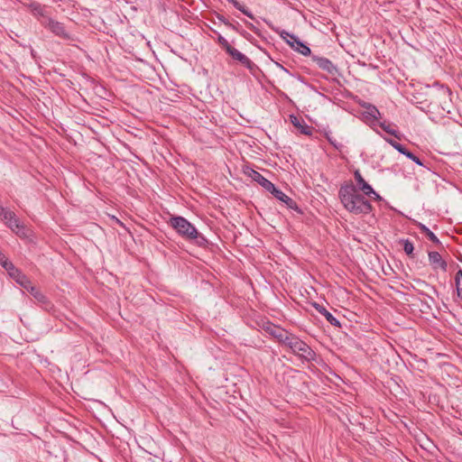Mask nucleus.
I'll list each match as a JSON object with an SVG mask.
<instances>
[{"label":"nucleus","instance_id":"11","mask_svg":"<svg viewBox=\"0 0 462 462\" xmlns=\"http://www.w3.org/2000/svg\"><path fill=\"white\" fill-rule=\"evenodd\" d=\"M264 330L272 335L273 337L277 338L279 342L285 344V338L290 337L291 333L282 329L280 327L273 325V323H267L264 326Z\"/></svg>","mask_w":462,"mask_h":462},{"label":"nucleus","instance_id":"21","mask_svg":"<svg viewBox=\"0 0 462 462\" xmlns=\"http://www.w3.org/2000/svg\"><path fill=\"white\" fill-rule=\"evenodd\" d=\"M401 244L403 245V250L406 253L408 256L411 258H414L413 250L414 246L413 244L409 239H402L400 241Z\"/></svg>","mask_w":462,"mask_h":462},{"label":"nucleus","instance_id":"6","mask_svg":"<svg viewBox=\"0 0 462 462\" xmlns=\"http://www.w3.org/2000/svg\"><path fill=\"white\" fill-rule=\"evenodd\" d=\"M226 53L236 61L248 69L251 72L258 69L257 65L253 62L246 55L240 52L233 46L226 51Z\"/></svg>","mask_w":462,"mask_h":462},{"label":"nucleus","instance_id":"15","mask_svg":"<svg viewBox=\"0 0 462 462\" xmlns=\"http://www.w3.org/2000/svg\"><path fill=\"white\" fill-rule=\"evenodd\" d=\"M312 306L316 309V310L319 313L323 315L326 318L327 321L329 322L332 326L341 328V323L339 322V320L337 319L328 310H327V309L324 306L317 302H313Z\"/></svg>","mask_w":462,"mask_h":462},{"label":"nucleus","instance_id":"4","mask_svg":"<svg viewBox=\"0 0 462 462\" xmlns=\"http://www.w3.org/2000/svg\"><path fill=\"white\" fill-rule=\"evenodd\" d=\"M291 352L304 361L312 362L316 360L317 355L311 347L300 339L297 336L291 334L290 337L285 338V344Z\"/></svg>","mask_w":462,"mask_h":462},{"label":"nucleus","instance_id":"27","mask_svg":"<svg viewBox=\"0 0 462 462\" xmlns=\"http://www.w3.org/2000/svg\"><path fill=\"white\" fill-rule=\"evenodd\" d=\"M218 44L226 51V52L232 47L229 42L221 34H217Z\"/></svg>","mask_w":462,"mask_h":462},{"label":"nucleus","instance_id":"23","mask_svg":"<svg viewBox=\"0 0 462 462\" xmlns=\"http://www.w3.org/2000/svg\"><path fill=\"white\" fill-rule=\"evenodd\" d=\"M14 216L15 214L13 211L8 210L4 207L0 206V218L5 223V225L8 221L12 220V218H14Z\"/></svg>","mask_w":462,"mask_h":462},{"label":"nucleus","instance_id":"28","mask_svg":"<svg viewBox=\"0 0 462 462\" xmlns=\"http://www.w3.org/2000/svg\"><path fill=\"white\" fill-rule=\"evenodd\" d=\"M326 137L329 143L333 145L337 150H340L342 148V144L340 143H337L336 139L332 138L328 134H326Z\"/></svg>","mask_w":462,"mask_h":462},{"label":"nucleus","instance_id":"17","mask_svg":"<svg viewBox=\"0 0 462 462\" xmlns=\"http://www.w3.org/2000/svg\"><path fill=\"white\" fill-rule=\"evenodd\" d=\"M6 226L12 229V231L15 232L21 237H26L28 230L25 226L20 222V220L16 217V216L12 218V220L8 221Z\"/></svg>","mask_w":462,"mask_h":462},{"label":"nucleus","instance_id":"10","mask_svg":"<svg viewBox=\"0 0 462 462\" xmlns=\"http://www.w3.org/2000/svg\"><path fill=\"white\" fill-rule=\"evenodd\" d=\"M52 33L56 36H59L64 40H69L70 35L66 31V28L62 23L55 21L53 19H49L48 24L46 26Z\"/></svg>","mask_w":462,"mask_h":462},{"label":"nucleus","instance_id":"24","mask_svg":"<svg viewBox=\"0 0 462 462\" xmlns=\"http://www.w3.org/2000/svg\"><path fill=\"white\" fill-rule=\"evenodd\" d=\"M0 264L3 266V268H5L7 271V273H9L14 267L13 263L10 262L1 251H0Z\"/></svg>","mask_w":462,"mask_h":462},{"label":"nucleus","instance_id":"3","mask_svg":"<svg viewBox=\"0 0 462 462\" xmlns=\"http://www.w3.org/2000/svg\"><path fill=\"white\" fill-rule=\"evenodd\" d=\"M8 274L23 289L28 291L35 300L44 304L46 309L51 307V304L46 296L36 286H34L32 282L28 279V277L24 275L19 269L14 266L13 270L8 273Z\"/></svg>","mask_w":462,"mask_h":462},{"label":"nucleus","instance_id":"20","mask_svg":"<svg viewBox=\"0 0 462 462\" xmlns=\"http://www.w3.org/2000/svg\"><path fill=\"white\" fill-rule=\"evenodd\" d=\"M417 226L420 228V230L423 234H425V236L429 238V240H430L432 243H434L436 245L440 244V241L436 236V235L433 232H431L425 225H423L421 223H417Z\"/></svg>","mask_w":462,"mask_h":462},{"label":"nucleus","instance_id":"12","mask_svg":"<svg viewBox=\"0 0 462 462\" xmlns=\"http://www.w3.org/2000/svg\"><path fill=\"white\" fill-rule=\"evenodd\" d=\"M277 199L280 201H282L287 205V207L291 209H294L296 211H300L297 203L288 197L285 193H283L282 190L278 189L274 185L271 189L269 190Z\"/></svg>","mask_w":462,"mask_h":462},{"label":"nucleus","instance_id":"18","mask_svg":"<svg viewBox=\"0 0 462 462\" xmlns=\"http://www.w3.org/2000/svg\"><path fill=\"white\" fill-rule=\"evenodd\" d=\"M364 119L372 125H374L381 117V113L374 105L369 107L363 113Z\"/></svg>","mask_w":462,"mask_h":462},{"label":"nucleus","instance_id":"33","mask_svg":"<svg viewBox=\"0 0 462 462\" xmlns=\"http://www.w3.org/2000/svg\"><path fill=\"white\" fill-rule=\"evenodd\" d=\"M358 104L361 107L365 108V110L369 107V106L372 105L371 103L365 101H359Z\"/></svg>","mask_w":462,"mask_h":462},{"label":"nucleus","instance_id":"5","mask_svg":"<svg viewBox=\"0 0 462 462\" xmlns=\"http://www.w3.org/2000/svg\"><path fill=\"white\" fill-rule=\"evenodd\" d=\"M280 35L282 39H286V36H289L291 41L288 40L287 43L296 51L304 56H310L311 54L310 47L302 42L296 35L291 34L285 31H282Z\"/></svg>","mask_w":462,"mask_h":462},{"label":"nucleus","instance_id":"8","mask_svg":"<svg viewBox=\"0 0 462 462\" xmlns=\"http://www.w3.org/2000/svg\"><path fill=\"white\" fill-rule=\"evenodd\" d=\"M355 180L357 183L358 191L361 190L365 195L370 196L371 194L374 195L375 199H381V197L374 190L371 185H369L362 177L360 171L356 170L354 173Z\"/></svg>","mask_w":462,"mask_h":462},{"label":"nucleus","instance_id":"9","mask_svg":"<svg viewBox=\"0 0 462 462\" xmlns=\"http://www.w3.org/2000/svg\"><path fill=\"white\" fill-rule=\"evenodd\" d=\"M244 172L247 176H249L253 180L256 181L258 184H260L263 188H264L268 191L274 185L269 180L264 178L260 172H258L257 171H255L250 167H246L245 169Z\"/></svg>","mask_w":462,"mask_h":462},{"label":"nucleus","instance_id":"14","mask_svg":"<svg viewBox=\"0 0 462 462\" xmlns=\"http://www.w3.org/2000/svg\"><path fill=\"white\" fill-rule=\"evenodd\" d=\"M290 120L293 126L296 127L300 132V134L305 135L312 134L313 127L306 125L301 118L298 117L297 116L291 115Z\"/></svg>","mask_w":462,"mask_h":462},{"label":"nucleus","instance_id":"19","mask_svg":"<svg viewBox=\"0 0 462 462\" xmlns=\"http://www.w3.org/2000/svg\"><path fill=\"white\" fill-rule=\"evenodd\" d=\"M429 261L433 269L440 268L443 271L447 270V263L438 252H429Z\"/></svg>","mask_w":462,"mask_h":462},{"label":"nucleus","instance_id":"25","mask_svg":"<svg viewBox=\"0 0 462 462\" xmlns=\"http://www.w3.org/2000/svg\"><path fill=\"white\" fill-rule=\"evenodd\" d=\"M379 126L385 131L387 134L399 138L398 132L394 129H392L390 125H387L386 122H378Z\"/></svg>","mask_w":462,"mask_h":462},{"label":"nucleus","instance_id":"29","mask_svg":"<svg viewBox=\"0 0 462 462\" xmlns=\"http://www.w3.org/2000/svg\"><path fill=\"white\" fill-rule=\"evenodd\" d=\"M245 23L254 33H256L257 35H261L260 30L256 26H254L252 23L245 21Z\"/></svg>","mask_w":462,"mask_h":462},{"label":"nucleus","instance_id":"16","mask_svg":"<svg viewBox=\"0 0 462 462\" xmlns=\"http://www.w3.org/2000/svg\"><path fill=\"white\" fill-rule=\"evenodd\" d=\"M434 87L436 88V97L441 104H447L451 101L450 95L451 91L448 87H444L439 85V83H435Z\"/></svg>","mask_w":462,"mask_h":462},{"label":"nucleus","instance_id":"7","mask_svg":"<svg viewBox=\"0 0 462 462\" xmlns=\"http://www.w3.org/2000/svg\"><path fill=\"white\" fill-rule=\"evenodd\" d=\"M312 61H314L319 69H321L324 71H327L328 74L335 76L338 74V69L336 65L333 64V62L325 57H320L318 55H312L311 56Z\"/></svg>","mask_w":462,"mask_h":462},{"label":"nucleus","instance_id":"31","mask_svg":"<svg viewBox=\"0 0 462 462\" xmlns=\"http://www.w3.org/2000/svg\"><path fill=\"white\" fill-rule=\"evenodd\" d=\"M216 17L217 18V20L219 22H221L222 23H224L226 26H227L229 24V20L226 19L223 14H216Z\"/></svg>","mask_w":462,"mask_h":462},{"label":"nucleus","instance_id":"1","mask_svg":"<svg viewBox=\"0 0 462 462\" xmlns=\"http://www.w3.org/2000/svg\"><path fill=\"white\" fill-rule=\"evenodd\" d=\"M338 196L345 208L356 215H366L372 211L371 203L360 194L357 188L352 183L340 187Z\"/></svg>","mask_w":462,"mask_h":462},{"label":"nucleus","instance_id":"2","mask_svg":"<svg viewBox=\"0 0 462 462\" xmlns=\"http://www.w3.org/2000/svg\"><path fill=\"white\" fill-rule=\"evenodd\" d=\"M169 225L184 239L195 241L196 245L206 247L208 245V239L185 217L173 216L169 220Z\"/></svg>","mask_w":462,"mask_h":462},{"label":"nucleus","instance_id":"32","mask_svg":"<svg viewBox=\"0 0 462 462\" xmlns=\"http://www.w3.org/2000/svg\"><path fill=\"white\" fill-rule=\"evenodd\" d=\"M227 27L230 28L231 30L236 32L237 33H239L242 31V29H240L238 23L235 24V23H229Z\"/></svg>","mask_w":462,"mask_h":462},{"label":"nucleus","instance_id":"30","mask_svg":"<svg viewBox=\"0 0 462 462\" xmlns=\"http://www.w3.org/2000/svg\"><path fill=\"white\" fill-rule=\"evenodd\" d=\"M239 34H240L241 36H243L245 39H246L247 41H249L250 42H252V43L254 42H253V41H254V37H253L249 32H247L246 31L242 30V31L239 32Z\"/></svg>","mask_w":462,"mask_h":462},{"label":"nucleus","instance_id":"34","mask_svg":"<svg viewBox=\"0 0 462 462\" xmlns=\"http://www.w3.org/2000/svg\"><path fill=\"white\" fill-rule=\"evenodd\" d=\"M277 65L282 69H283L285 72H289L287 69H285L282 65L277 63Z\"/></svg>","mask_w":462,"mask_h":462},{"label":"nucleus","instance_id":"26","mask_svg":"<svg viewBox=\"0 0 462 462\" xmlns=\"http://www.w3.org/2000/svg\"><path fill=\"white\" fill-rule=\"evenodd\" d=\"M456 284L458 297L462 299V271L459 270L456 274Z\"/></svg>","mask_w":462,"mask_h":462},{"label":"nucleus","instance_id":"13","mask_svg":"<svg viewBox=\"0 0 462 462\" xmlns=\"http://www.w3.org/2000/svg\"><path fill=\"white\" fill-rule=\"evenodd\" d=\"M387 141L395 150H397L402 154L405 155L407 158L411 159L416 164L420 165V166L423 165L420 159L418 156H416L414 153L410 152L404 145H402V143H400L394 140H392V139H389Z\"/></svg>","mask_w":462,"mask_h":462},{"label":"nucleus","instance_id":"22","mask_svg":"<svg viewBox=\"0 0 462 462\" xmlns=\"http://www.w3.org/2000/svg\"><path fill=\"white\" fill-rule=\"evenodd\" d=\"M229 3H231L236 9L241 11L244 14H245L247 17L251 19H254V14L245 7V5H241L237 0H227Z\"/></svg>","mask_w":462,"mask_h":462}]
</instances>
